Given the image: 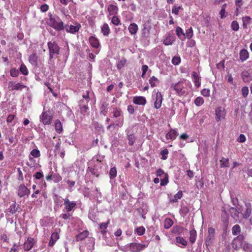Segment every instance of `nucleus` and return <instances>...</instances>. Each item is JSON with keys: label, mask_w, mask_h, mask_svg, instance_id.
Here are the masks:
<instances>
[{"label": "nucleus", "mask_w": 252, "mask_h": 252, "mask_svg": "<svg viewBox=\"0 0 252 252\" xmlns=\"http://www.w3.org/2000/svg\"><path fill=\"white\" fill-rule=\"evenodd\" d=\"M48 25L58 31L64 29L63 23L58 17L51 16L48 21Z\"/></svg>", "instance_id": "f257e3e1"}, {"label": "nucleus", "mask_w": 252, "mask_h": 252, "mask_svg": "<svg viewBox=\"0 0 252 252\" xmlns=\"http://www.w3.org/2000/svg\"><path fill=\"white\" fill-rule=\"evenodd\" d=\"M48 47L49 51V58L51 59L56 58L59 53L60 47L55 41L48 42Z\"/></svg>", "instance_id": "f03ea898"}, {"label": "nucleus", "mask_w": 252, "mask_h": 252, "mask_svg": "<svg viewBox=\"0 0 252 252\" xmlns=\"http://www.w3.org/2000/svg\"><path fill=\"white\" fill-rule=\"evenodd\" d=\"M172 88L179 96H182L187 92V89L184 87V83L182 81H179L175 84H173Z\"/></svg>", "instance_id": "7ed1b4c3"}, {"label": "nucleus", "mask_w": 252, "mask_h": 252, "mask_svg": "<svg viewBox=\"0 0 252 252\" xmlns=\"http://www.w3.org/2000/svg\"><path fill=\"white\" fill-rule=\"evenodd\" d=\"M148 247V244L131 243L126 246V249L131 252H140Z\"/></svg>", "instance_id": "20e7f679"}, {"label": "nucleus", "mask_w": 252, "mask_h": 252, "mask_svg": "<svg viewBox=\"0 0 252 252\" xmlns=\"http://www.w3.org/2000/svg\"><path fill=\"white\" fill-rule=\"evenodd\" d=\"M40 121L44 125H49L52 123L53 116L48 112H43L40 116Z\"/></svg>", "instance_id": "39448f33"}, {"label": "nucleus", "mask_w": 252, "mask_h": 252, "mask_svg": "<svg viewBox=\"0 0 252 252\" xmlns=\"http://www.w3.org/2000/svg\"><path fill=\"white\" fill-rule=\"evenodd\" d=\"M64 208L63 211L70 212L72 211L76 206L75 201H70L68 198L63 199Z\"/></svg>", "instance_id": "423d86ee"}, {"label": "nucleus", "mask_w": 252, "mask_h": 252, "mask_svg": "<svg viewBox=\"0 0 252 252\" xmlns=\"http://www.w3.org/2000/svg\"><path fill=\"white\" fill-rule=\"evenodd\" d=\"M244 237L242 235H239L235 238L232 242V248L235 250H238L242 247L244 243Z\"/></svg>", "instance_id": "0eeeda50"}, {"label": "nucleus", "mask_w": 252, "mask_h": 252, "mask_svg": "<svg viewBox=\"0 0 252 252\" xmlns=\"http://www.w3.org/2000/svg\"><path fill=\"white\" fill-rule=\"evenodd\" d=\"M153 99L155 100L154 107L156 109L159 108L162 104L163 98L161 93L157 92L153 95Z\"/></svg>", "instance_id": "6e6552de"}, {"label": "nucleus", "mask_w": 252, "mask_h": 252, "mask_svg": "<svg viewBox=\"0 0 252 252\" xmlns=\"http://www.w3.org/2000/svg\"><path fill=\"white\" fill-rule=\"evenodd\" d=\"M30 192V190L24 185H20L17 188V195L20 197L29 196Z\"/></svg>", "instance_id": "1a4fd4ad"}, {"label": "nucleus", "mask_w": 252, "mask_h": 252, "mask_svg": "<svg viewBox=\"0 0 252 252\" xmlns=\"http://www.w3.org/2000/svg\"><path fill=\"white\" fill-rule=\"evenodd\" d=\"M215 119L217 122H219L225 118V112L223 108L218 107L215 110Z\"/></svg>", "instance_id": "9d476101"}, {"label": "nucleus", "mask_w": 252, "mask_h": 252, "mask_svg": "<svg viewBox=\"0 0 252 252\" xmlns=\"http://www.w3.org/2000/svg\"><path fill=\"white\" fill-rule=\"evenodd\" d=\"M81 28V25L79 24H76L75 25H66L64 29H65V31L67 32H69L71 33H74L77 32L80 28Z\"/></svg>", "instance_id": "9b49d317"}, {"label": "nucleus", "mask_w": 252, "mask_h": 252, "mask_svg": "<svg viewBox=\"0 0 252 252\" xmlns=\"http://www.w3.org/2000/svg\"><path fill=\"white\" fill-rule=\"evenodd\" d=\"M26 87V86L19 83H15L13 82H9L8 83V88H10L12 91L22 90Z\"/></svg>", "instance_id": "f8f14e48"}, {"label": "nucleus", "mask_w": 252, "mask_h": 252, "mask_svg": "<svg viewBox=\"0 0 252 252\" xmlns=\"http://www.w3.org/2000/svg\"><path fill=\"white\" fill-rule=\"evenodd\" d=\"M175 40V37L174 35L168 33L165 35V39L163 40V44L168 46L172 45Z\"/></svg>", "instance_id": "ddd939ff"}, {"label": "nucleus", "mask_w": 252, "mask_h": 252, "mask_svg": "<svg viewBox=\"0 0 252 252\" xmlns=\"http://www.w3.org/2000/svg\"><path fill=\"white\" fill-rule=\"evenodd\" d=\"M34 243V239L33 238H28L24 244V249L25 251H30L33 247Z\"/></svg>", "instance_id": "4468645a"}, {"label": "nucleus", "mask_w": 252, "mask_h": 252, "mask_svg": "<svg viewBox=\"0 0 252 252\" xmlns=\"http://www.w3.org/2000/svg\"><path fill=\"white\" fill-rule=\"evenodd\" d=\"M245 211L242 215L244 219H247L252 214V205L250 203H247L245 204Z\"/></svg>", "instance_id": "2eb2a0df"}, {"label": "nucleus", "mask_w": 252, "mask_h": 252, "mask_svg": "<svg viewBox=\"0 0 252 252\" xmlns=\"http://www.w3.org/2000/svg\"><path fill=\"white\" fill-rule=\"evenodd\" d=\"M124 123V118L123 117H120L119 118V120H117L116 121V123L115 124H112L111 125H109L107 126V129H110L111 127L115 128L116 126L118 127H122Z\"/></svg>", "instance_id": "dca6fc26"}, {"label": "nucleus", "mask_w": 252, "mask_h": 252, "mask_svg": "<svg viewBox=\"0 0 252 252\" xmlns=\"http://www.w3.org/2000/svg\"><path fill=\"white\" fill-rule=\"evenodd\" d=\"M133 102L138 105H145L146 102V98L143 96H135L133 97Z\"/></svg>", "instance_id": "f3484780"}, {"label": "nucleus", "mask_w": 252, "mask_h": 252, "mask_svg": "<svg viewBox=\"0 0 252 252\" xmlns=\"http://www.w3.org/2000/svg\"><path fill=\"white\" fill-rule=\"evenodd\" d=\"M177 135V131L175 129H171L166 135L167 140H174L176 138Z\"/></svg>", "instance_id": "a211bd4d"}, {"label": "nucleus", "mask_w": 252, "mask_h": 252, "mask_svg": "<svg viewBox=\"0 0 252 252\" xmlns=\"http://www.w3.org/2000/svg\"><path fill=\"white\" fill-rule=\"evenodd\" d=\"M241 77L243 81L246 83L250 82L252 80L251 76L247 70H244L241 73Z\"/></svg>", "instance_id": "6ab92c4d"}, {"label": "nucleus", "mask_w": 252, "mask_h": 252, "mask_svg": "<svg viewBox=\"0 0 252 252\" xmlns=\"http://www.w3.org/2000/svg\"><path fill=\"white\" fill-rule=\"evenodd\" d=\"M89 231L87 230L83 231L76 235V240L77 241H81L84 240L89 235Z\"/></svg>", "instance_id": "aec40b11"}, {"label": "nucleus", "mask_w": 252, "mask_h": 252, "mask_svg": "<svg viewBox=\"0 0 252 252\" xmlns=\"http://www.w3.org/2000/svg\"><path fill=\"white\" fill-rule=\"evenodd\" d=\"M59 239V235L58 233H53L50 238L49 245L52 247L56 243V242Z\"/></svg>", "instance_id": "412c9836"}, {"label": "nucleus", "mask_w": 252, "mask_h": 252, "mask_svg": "<svg viewBox=\"0 0 252 252\" xmlns=\"http://www.w3.org/2000/svg\"><path fill=\"white\" fill-rule=\"evenodd\" d=\"M37 59L38 57L36 53H33L31 55L29 58L30 63L34 66L37 65Z\"/></svg>", "instance_id": "4be33fe9"}, {"label": "nucleus", "mask_w": 252, "mask_h": 252, "mask_svg": "<svg viewBox=\"0 0 252 252\" xmlns=\"http://www.w3.org/2000/svg\"><path fill=\"white\" fill-rule=\"evenodd\" d=\"M89 42L91 45L94 48H97L99 46V42L98 40L94 36H91L89 38Z\"/></svg>", "instance_id": "5701e85b"}, {"label": "nucleus", "mask_w": 252, "mask_h": 252, "mask_svg": "<svg viewBox=\"0 0 252 252\" xmlns=\"http://www.w3.org/2000/svg\"><path fill=\"white\" fill-rule=\"evenodd\" d=\"M229 212L231 214L232 217H233L234 219H238L239 217V215L240 214V212H239L236 208L234 207H231L229 209Z\"/></svg>", "instance_id": "b1692460"}, {"label": "nucleus", "mask_w": 252, "mask_h": 252, "mask_svg": "<svg viewBox=\"0 0 252 252\" xmlns=\"http://www.w3.org/2000/svg\"><path fill=\"white\" fill-rule=\"evenodd\" d=\"M128 29L131 34H135L138 31V27L135 23H131L129 25Z\"/></svg>", "instance_id": "393cba45"}, {"label": "nucleus", "mask_w": 252, "mask_h": 252, "mask_svg": "<svg viewBox=\"0 0 252 252\" xmlns=\"http://www.w3.org/2000/svg\"><path fill=\"white\" fill-rule=\"evenodd\" d=\"M86 103L85 102V100H81L80 101V110L81 113L84 115L87 112L89 109L88 106Z\"/></svg>", "instance_id": "a878e982"}, {"label": "nucleus", "mask_w": 252, "mask_h": 252, "mask_svg": "<svg viewBox=\"0 0 252 252\" xmlns=\"http://www.w3.org/2000/svg\"><path fill=\"white\" fill-rule=\"evenodd\" d=\"M55 128L59 133H61L63 131V126L60 120H56L55 121Z\"/></svg>", "instance_id": "bb28decb"}, {"label": "nucleus", "mask_w": 252, "mask_h": 252, "mask_svg": "<svg viewBox=\"0 0 252 252\" xmlns=\"http://www.w3.org/2000/svg\"><path fill=\"white\" fill-rule=\"evenodd\" d=\"M240 60L243 62L249 58V53L246 49H242L240 52Z\"/></svg>", "instance_id": "cd10ccee"}, {"label": "nucleus", "mask_w": 252, "mask_h": 252, "mask_svg": "<svg viewBox=\"0 0 252 252\" xmlns=\"http://www.w3.org/2000/svg\"><path fill=\"white\" fill-rule=\"evenodd\" d=\"M176 32L177 36L181 40H183L185 39V34L181 28L177 27Z\"/></svg>", "instance_id": "c85d7f7f"}, {"label": "nucleus", "mask_w": 252, "mask_h": 252, "mask_svg": "<svg viewBox=\"0 0 252 252\" xmlns=\"http://www.w3.org/2000/svg\"><path fill=\"white\" fill-rule=\"evenodd\" d=\"M126 60L125 58H122L117 63V67L118 69L120 70L123 68L126 63Z\"/></svg>", "instance_id": "c756f323"}, {"label": "nucleus", "mask_w": 252, "mask_h": 252, "mask_svg": "<svg viewBox=\"0 0 252 252\" xmlns=\"http://www.w3.org/2000/svg\"><path fill=\"white\" fill-rule=\"evenodd\" d=\"M118 9L117 6L113 4H109L107 8L110 15H114L116 14L117 12Z\"/></svg>", "instance_id": "7c9ffc66"}, {"label": "nucleus", "mask_w": 252, "mask_h": 252, "mask_svg": "<svg viewBox=\"0 0 252 252\" xmlns=\"http://www.w3.org/2000/svg\"><path fill=\"white\" fill-rule=\"evenodd\" d=\"M110 29L107 24L105 23L101 27V32L105 36H108L110 32Z\"/></svg>", "instance_id": "2f4dec72"}, {"label": "nucleus", "mask_w": 252, "mask_h": 252, "mask_svg": "<svg viewBox=\"0 0 252 252\" xmlns=\"http://www.w3.org/2000/svg\"><path fill=\"white\" fill-rule=\"evenodd\" d=\"M252 19L249 16H245L242 18L243 26L244 28L246 29L248 26L251 23Z\"/></svg>", "instance_id": "473e14b6"}, {"label": "nucleus", "mask_w": 252, "mask_h": 252, "mask_svg": "<svg viewBox=\"0 0 252 252\" xmlns=\"http://www.w3.org/2000/svg\"><path fill=\"white\" fill-rule=\"evenodd\" d=\"M189 235H190V236H189L190 242L191 243L193 244V243H194V242L196 240V231L194 229L190 230Z\"/></svg>", "instance_id": "72a5a7b5"}, {"label": "nucleus", "mask_w": 252, "mask_h": 252, "mask_svg": "<svg viewBox=\"0 0 252 252\" xmlns=\"http://www.w3.org/2000/svg\"><path fill=\"white\" fill-rule=\"evenodd\" d=\"M208 236L207 238V241H211L214 236L215 229L212 227H210L208 230Z\"/></svg>", "instance_id": "f704fd0d"}, {"label": "nucleus", "mask_w": 252, "mask_h": 252, "mask_svg": "<svg viewBox=\"0 0 252 252\" xmlns=\"http://www.w3.org/2000/svg\"><path fill=\"white\" fill-rule=\"evenodd\" d=\"M221 167H227L229 166V159L222 158L220 160Z\"/></svg>", "instance_id": "c9c22d12"}, {"label": "nucleus", "mask_w": 252, "mask_h": 252, "mask_svg": "<svg viewBox=\"0 0 252 252\" xmlns=\"http://www.w3.org/2000/svg\"><path fill=\"white\" fill-rule=\"evenodd\" d=\"M117 176V170L115 167H112L110 168V171H109V176L110 178V182H111V180L115 178Z\"/></svg>", "instance_id": "e433bc0d"}, {"label": "nucleus", "mask_w": 252, "mask_h": 252, "mask_svg": "<svg viewBox=\"0 0 252 252\" xmlns=\"http://www.w3.org/2000/svg\"><path fill=\"white\" fill-rule=\"evenodd\" d=\"M112 113H113V117H114V118L123 117V116H122V112L120 110V109H118L117 108H114Z\"/></svg>", "instance_id": "4c0bfd02"}, {"label": "nucleus", "mask_w": 252, "mask_h": 252, "mask_svg": "<svg viewBox=\"0 0 252 252\" xmlns=\"http://www.w3.org/2000/svg\"><path fill=\"white\" fill-rule=\"evenodd\" d=\"M173 224V220L169 218H167L164 220V227L166 229H168L171 227Z\"/></svg>", "instance_id": "58836bf2"}, {"label": "nucleus", "mask_w": 252, "mask_h": 252, "mask_svg": "<svg viewBox=\"0 0 252 252\" xmlns=\"http://www.w3.org/2000/svg\"><path fill=\"white\" fill-rule=\"evenodd\" d=\"M194 102L197 106H200L204 103V100L202 97L198 96L194 100Z\"/></svg>", "instance_id": "ea45409f"}, {"label": "nucleus", "mask_w": 252, "mask_h": 252, "mask_svg": "<svg viewBox=\"0 0 252 252\" xmlns=\"http://www.w3.org/2000/svg\"><path fill=\"white\" fill-rule=\"evenodd\" d=\"M240 226L238 224L234 225L232 228V234L234 235H237L240 232Z\"/></svg>", "instance_id": "a19ab883"}, {"label": "nucleus", "mask_w": 252, "mask_h": 252, "mask_svg": "<svg viewBox=\"0 0 252 252\" xmlns=\"http://www.w3.org/2000/svg\"><path fill=\"white\" fill-rule=\"evenodd\" d=\"M176 242L181 244L183 246H186L187 245V241L183 237L178 236L176 238Z\"/></svg>", "instance_id": "79ce46f5"}, {"label": "nucleus", "mask_w": 252, "mask_h": 252, "mask_svg": "<svg viewBox=\"0 0 252 252\" xmlns=\"http://www.w3.org/2000/svg\"><path fill=\"white\" fill-rule=\"evenodd\" d=\"M159 81L157 78L154 76H152L149 79V83L152 87H154L156 86V83H158Z\"/></svg>", "instance_id": "37998d69"}, {"label": "nucleus", "mask_w": 252, "mask_h": 252, "mask_svg": "<svg viewBox=\"0 0 252 252\" xmlns=\"http://www.w3.org/2000/svg\"><path fill=\"white\" fill-rule=\"evenodd\" d=\"M18 208V206H17L15 203H13L10 206L8 211L10 213L14 214L17 211Z\"/></svg>", "instance_id": "c03bdc74"}, {"label": "nucleus", "mask_w": 252, "mask_h": 252, "mask_svg": "<svg viewBox=\"0 0 252 252\" xmlns=\"http://www.w3.org/2000/svg\"><path fill=\"white\" fill-rule=\"evenodd\" d=\"M182 196L183 192L181 190H180L174 195V199H173L171 201L174 203L177 202L178 200L181 199Z\"/></svg>", "instance_id": "a18cd8bd"}, {"label": "nucleus", "mask_w": 252, "mask_h": 252, "mask_svg": "<svg viewBox=\"0 0 252 252\" xmlns=\"http://www.w3.org/2000/svg\"><path fill=\"white\" fill-rule=\"evenodd\" d=\"M243 250L247 252H251L252 251V246L249 243L245 242L243 244Z\"/></svg>", "instance_id": "49530a36"}, {"label": "nucleus", "mask_w": 252, "mask_h": 252, "mask_svg": "<svg viewBox=\"0 0 252 252\" xmlns=\"http://www.w3.org/2000/svg\"><path fill=\"white\" fill-rule=\"evenodd\" d=\"M135 231L138 235L141 236L144 234L145 232V228L144 227L141 226L136 228Z\"/></svg>", "instance_id": "de8ad7c7"}, {"label": "nucleus", "mask_w": 252, "mask_h": 252, "mask_svg": "<svg viewBox=\"0 0 252 252\" xmlns=\"http://www.w3.org/2000/svg\"><path fill=\"white\" fill-rule=\"evenodd\" d=\"M231 28L234 31H238L239 29V25L236 21H233L231 24Z\"/></svg>", "instance_id": "09e8293b"}, {"label": "nucleus", "mask_w": 252, "mask_h": 252, "mask_svg": "<svg viewBox=\"0 0 252 252\" xmlns=\"http://www.w3.org/2000/svg\"><path fill=\"white\" fill-rule=\"evenodd\" d=\"M20 70L21 72V73L25 75H27L28 74V70L26 66L24 64H22L21 65L20 67Z\"/></svg>", "instance_id": "8fccbe9b"}, {"label": "nucleus", "mask_w": 252, "mask_h": 252, "mask_svg": "<svg viewBox=\"0 0 252 252\" xmlns=\"http://www.w3.org/2000/svg\"><path fill=\"white\" fill-rule=\"evenodd\" d=\"M30 155L33 158H38L40 156V151L37 149H33L31 152Z\"/></svg>", "instance_id": "3c124183"}, {"label": "nucleus", "mask_w": 252, "mask_h": 252, "mask_svg": "<svg viewBox=\"0 0 252 252\" xmlns=\"http://www.w3.org/2000/svg\"><path fill=\"white\" fill-rule=\"evenodd\" d=\"M185 35L188 39H190L193 35V30L192 28H190L186 30Z\"/></svg>", "instance_id": "603ef678"}, {"label": "nucleus", "mask_w": 252, "mask_h": 252, "mask_svg": "<svg viewBox=\"0 0 252 252\" xmlns=\"http://www.w3.org/2000/svg\"><path fill=\"white\" fill-rule=\"evenodd\" d=\"M52 179L55 183H58L62 180V178L59 174H54L52 175Z\"/></svg>", "instance_id": "864d4df0"}, {"label": "nucleus", "mask_w": 252, "mask_h": 252, "mask_svg": "<svg viewBox=\"0 0 252 252\" xmlns=\"http://www.w3.org/2000/svg\"><path fill=\"white\" fill-rule=\"evenodd\" d=\"M127 139L128 140V144L129 145H133L135 140V136L132 134H130L128 135Z\"/></svg>", "instance_id": "5fc2aeb1"}, {"label": "nucleus", "mask_w": 252, "mask_h": 252, "mask_svg": "<svg viewBox=\"0 0 252 252\" xmlns=\"http://www.w3.org/2000/svg\"><path fill=\"white\" fill-rule=\"evenodd\" d=\"M111 22L115 26H118L120 24V20L117 16H113L112 18Z\"/></svg>", "instance_id": "6e6d98bb"}, {"label": "nucleus", "mask_w": 252, "mask_h": 252, "mask_svg": "<svg viewBox=\"0 0 252 252\" xmlns=\"http://www.w3.org/2000/svg\"><path fill=\"white\" fill-rule=\"evenodd\" d=\"M181 62L180 57L175 56L172 58V63L174 65H178Z\"/></svg>", "instance_id": "4d7b16f0"}, {"label": "nucleus", "mask_w": 252, "mask_h": 252, "mask_svg": "<svg viewBox=\"0 0 252 252\" xmlns=\"http://www.w3.org/2000/svg\"><path fill=\"white\" fill-rule=\"evenodd\" d=\"M201 94L205 97H209L210 95V91L208 89H204L201 92Z\"/></svg>", "instance_id": "13d9d810"}, {"label": "nucleus", "mask_w": 252, "mask_h": 252, "mask_svg": "<svg viewBox=\"0 0 252 252\" xmlns=\"http://www.w3.org/2000/svg\"><path fill=\"white\" fill-rule=\"evenodd\" d=\"M163 179H161L160 185L164 186L167 185L168 182V175H165V176L163 177Z\"/></svg>", "instance_id": "bf43d9fd"}, {"label": "nucleus", "mask_w": 252, "mask_h": 252, "mask_svg": "<svg viewBox=\"0 0 252 252\" xmlns=\"http://www.w3.org/2000/svg\"><path fill=\"white\" fill-rule=\"evenodd\" d=\"M242 94L244 97H246L249 94V89L247 87H244L242 88Z\"/></svg>", "instance_id": "052dcab7"}, {"label": "nucleus", "mask_w": 252, "mask_h": 252, "mask_svg": "<svg viewBox=\"0 0 252 252\" xmlns=\"http://www.w3.org/2000/svg\"><path fill=\"white\" fill-rule=\"evenodd\" d=\"M71 217V214L70 212H66V213L62 214L61 215L60 217L64 220L70 219Z\"/></svg>", "instance_id": "680f3d73"}, {"label": "nucleus", "mask_w": 252, "mask_h": 252, "mask_svg": "<svg viewBox=\"0 0 252 252\" xmlns=\"http://www.w3.org/2000/svg\"><path fill=\"white\" fill-rule=\"evenodd\" d=\"M10 75L12 77H17L19 75L18 70L15 68H12L10 71Z\"/></svg>", "instance_id": "e2e57ef3"}, {"label": "nucleus", "mask_w": 252, "mask_h": 252, "mask_svg": "<svg viewBox=\"0 0 252 252\" xmlns=\"http://www.w3.org/2000/svg\"><path fill=\"white\" fill-rule=\"evenodd\" d=\"M160 154L162 156L161 158L163 160H165L167 159L166 155L168 154V150L167 149H165L161 152Z\"/></svg>", "instance_id": "0e129e2a"}, {"label": "nucleus", "mask_w": 252, "mask_h": 252, "mask_svg": "<svg viewBox=\"0 0 252 252\" xmlns=\"http://www.w3.org/2000/svg\"><path fill=\"white\" fill-rule=\"evenodd\" d=\"M156 175L157 176L160 177H163L165 176V175H167V174L165 173L164 171L161 169H158L156 172Z\"/></svg>", "instance_id": "69168bd1"}, {"label": "nucleus", "mask_w": 252, "mask_h": 252, "mask_svg": "<svg viewBox=\"0 0 252 252\" xmlns=\"http://www.w3.org/2000/svg\"><path fill=\"white\" fill-rule=\"evenodd\" d=\"M180 9H181V7L180 6H174L172 9V13L173 14H175L176 15H177L179 13V10Z\"/></svg>", "instance_id": "338daca9"}, {"label": "nucleus", "mask_w": 252, "mask_h": 252, "mask_svg": "<svg viewBox=\"0 0 252 252\" xmlns=\"http://www.w3.org/2000/svg\"><path fill=\"white\" fill-rule=\"evenodd\" d=\"M36 179H41L43 177V174L42 172H37L35 173L34 175L33 176Z\"/></svg>", "instance_id": "774afa93"}]
</instances>
